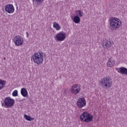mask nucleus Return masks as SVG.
<instances>
[{"mask_svg": "<svg viewBox=\"0 0 127 127\" xmlns=\"http://www.w3.org/2000/svg\"><path fill=\"white\" fill-rule=\"evenodd\" d=\"M34 63L41 64L43 62V55L40 53H36L32 57Z\"/></svg>", "mask_w": 127, "mask_h": 127, "instance_id": "4", "label": "nucleus"}, {"mask_svg": "<svg viewBox=\"0 0 127 127\" xmlns=\"http://www.w3.org/2000/svg\"><path fill=\"white\" fill-rule=\"evenodd\" d=\"M77 106L78 108H83L86 106V100L84 98H80L77 101Z\"/></svg>", "mask_w": 127, "mask_h": 127, "instance_id": "10", "label": "nucleus"}, {"mask_svg": "<svg viewBox=\"0 0 127 127\" xmlns=\"http://www.w3.org/2000/svg\"><path fill=\"white\" fill-rule=\"evenodd\" d=\"M75 13L76 15H78V16H79L80 17H82L83 15H84V13H83V11H81V10H77L75 11Z\"/></svg>", "mask_w": 127, "mask_h": 127, "instance_id": "16", "label": "nucleus"}, {"mask_svg": "<svg viewBox=\"0 0 127 127\" xmlns=\"http://www.w3.org/2000/svg\"><path fill=\"white\" fill-rule=\"evenodd\" d=\"M102 88L108 89L111 88L113 83H112V79L110 77H105L102 79L100 83Z\"/></svg>", "mask_w": 127, "mask_h": 127, "instance_id": "2", "label": "nucleus"}, {"mask_svg": "<svg viewBox=\"0 0 127 127\" xmlns=\"http://www.w3.org/2000/svg\"><path fill=\"white\" fill-rule=\"evenodd\" d=\"M115 61H114L113 58H110L107 62V66L108 67H113L115 65Z\"/></svg>", "mask_w": 127, "mask_h": 127, "instance_id": "13", "label": "nucleus"}, {"mask_svg": "<svg viewBox=\"0 0 127 127\" xmlns=\"http://www.w3.org/2000/svg\"><path fill=\"white\" fill-rule=\"evenodd\" d=\"M72 20L75 23H80V21H81L80 17L78 15L75 16Z\"/></svg>", "mask_w": 127, "mask_h": 127, "instance_id": "15", "label": "nucleus"}, {"mask_svg": "<svg viewBox=\"0 0 127 127\" xmlns=\"http://www.w3.org/2000/svg\"><path fill=\"white\" fill-rule=\"evenodd\" d=\"M117 71L118 73H121V74H123L124 75H127V68L124 67H121L120 68H116Z\"/></svg>", "mask_w": 127, "mask_h": 127, "instance_id": "11", "label": "nucleus"}, {"mask_svg": "<svg viewBox=\"0 0 127 127\" xmlns=\"http://www.w3.org/2000/svg\"><path fill=\"white\" fill-rule=\"evenodd\" d=\"M5 85V81L0 80V90H1L3 88H4Z\"/></svg>", "mask_w": 127, "mask_h": 127, "instance_id": "18", "label": "nucleus"}, {"mask_svg": "<svg viewBox=\"0 0 127 127\" xmlns=\"http://www.w3.org/2000/svg\"><path fill=\"white\" fill-rule=\"evenodd\" d=\"M5 10L8 13H13L14 12V7L12 4H8L5 6Z\"/></svg>", "mask_w": 127, "mask_h": 127, "instance_id": "9", "label": "nucleus"}, {"mask_svg": "<svg viewBox=\"0 0 127 127\" xmlns=\"http://www.w3.org/2000/svg\"><path fill=\"white\" fill-rule=\"evenodd\" d=\"M110 29H118L121 27L122 22L119 18L116 17L110 18L109 20Z\"/></svg>", "mask_w": 127, "mask_h": 127, "instance_id": "1", "label": "nucleus"}, {"mask_svg": "<svg viewBox=\"0 0 127 127\" xmlns=\"http://www.w3.org/2000/svg\"><path fill=\"white\" fill-rule=\"evenodd\" d=\"M55 38L57 41H64L66 38V33L61 32L56 35Z\"/></svg>", "mask_w": 127, "mask_h": 127, "instance_id": "6", "label": "nucleus"}, {"mask_svg": "<svg viewBox=\"0 0 127 127\" xmlns=\"http://www.w3.org/2000/svg\"><path fill=\"white\" fill-rule=\"evenodd\" d=\"M24 119L26 120V121H29V122H31V121L34 120V118H32L31 117L28 115H24Z\"/></svg>", "mask_w": 127, "mask_h": 127, "instance_id": "19", "label": "nucleus"}, {"mask_svg": "<svg viewBox=\"0 0 127 127\" xmlns=\"http://www.w3.org/2000/svg\"><path fill=\"white\" fill-rule=\"evenodd\" d=\"M21 94L23 97H27V95H28V92H27L26 89L22 88L21 89Z\"/></svg>", "mask_w": 127, "mask_h": 127, "instance_id": "14", "label": "nucleus"}, {"mask_svg": "<svg viewBox=\"0 0 127 127\" xmlns=\"http://www.w3.org/2000/svg\"><path fill=\"white\" fill-rule=\"evenodd\" d=\"M104 44V48L105 49H108V48H110V47H111V46H112V42H111V41L108 40H105L104 41V43H103Z\"/></svg>", "mask_w": 127, "mask_h": 127, "instance_id": "12", "label": "nucleus"}, {"mask_svg": "<svg viewBox=\"0 0 127 127\" xmlns=\"http://www.w3.org/2000/svg\"><path fill=\"white\" fill-rule=\"evenodd\" d=\"M2 105H3V103H2Z\"/></svg>", "mask_w": 127, "mask_h": 127, "instance_id": "22", "label": "nucleus"}, {"mask_svg": "<svg viewBox=\"0 0 127 127\" xmlns=\"http://www.w3.org/2000/svg\"><path fill=\"white\" fill-rule=\"evenodd\" d=\"M81 122L85 123H90L93 122V116L90 115L89 113L84 112L79 117Z\"/></svg>", "mask_w": 127, "mask_h": 127, "instance_id": "3", "label": "nucleus"}, {"mask_svg": "<svg viewBox=\"0 0 127 127\" xmlns=\"http://www.w3.org/2000/svg\"><path fill=\"white\" fill-rule=\"evenodd\" d=\"M13 97H17L18 96V93L17 90H14L12 93Z\"/></svg>", "mask_w": 127, "mask_h": 127, "instance_id": "20", "label": "nucleus"}, {"mask_svg": "<svg viewBox=\"0 0 127 127\" xmlns=\"http://www.w3.org/2000/svg\"><path fill=\"white\" fill-rule=\"evenodd\" d=\"M4 103L6 107H12L14 105V100L10 98V97H6L4 99Z\"/></svg>", "mask_w": 127, "mask_h": 127, "instance_id": "7", "label": "nucleus"}, {"mask_svg": "<svg viewBox=\"0 0 127 127\" xmlns=\"http://www.w3.org/2000/svg\"><path fill=\"white\" fill-rule=\"evenodd\" d=\"M70 91L72 94H73V95H77V94H78L80 91H81V88L78 86V85L76 84L73 85L71 87Z\"/></svg>", "mask_w": 127, "mask_h": 127, "instance_id": "8", "label": "nucleus"}, {"mask_svg": "<svg viewBox=\"0 0 127 127\" xmlns=\"http://www.w3.org/2000/svg\"><path fill=\"white\" fill-rule=\"evenodd\" d=\"M13 41L16 46H21L23 44V42H24L23 38L20 36H16Z\"/></svg>", "mask_w": 127, "mask_h": 127, "instance_id": "5", "label": "nucleus"}, {"mask_svg": "<svg viewBox=\"0 0 127 127\" xmlns=\"http://www.w3.org/2000/svg\"><path fill=\"white\" fill-rule=\"evenodd\" d=\"M53 27L56 28V30H60V29H61V27H60L59 24L57 23L56 22L54 23Z\"/></svg>", "mask_w": 127, "mask_h": 127, "instance_id": "17", "label": "nucleus"}, {"mask_svg": "<svg viewBox=\"0 0 127 127\" xmlns=\"http://www.w3.org/2000/svg\"><path fill=\"white\" fill-rule=\"evenodd\" d=\"M44 0H32L33 2L36 1V2H42Z\"/></svg>", "mask_w": 127, "mask_h": 127, "instance_id": "21", "label": "nucleus"}]
</instances>
